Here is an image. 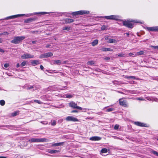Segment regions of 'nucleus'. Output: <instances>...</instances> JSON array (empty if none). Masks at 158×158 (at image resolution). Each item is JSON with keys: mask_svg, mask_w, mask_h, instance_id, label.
<instances>
[{"mask_svg": "<svg viewBox=\"0 0 158 158\" xmlns=\"http://www.w3.org/2000/svg\"><path fill=\"white\" fill-rule=\"evenodd\" d=\"M108 42L110 43H115L116 41L114 39H110L108 40Z\"/></svg>", "mask_w": 158, "mask_h": 158, "instance_id": "a878e982", "label": "nucleus"}, {"mask_svg": "<svg viewBox=\"0 0 158 158\" xmlns=\"http://www.w3.org/2000/svg\"><path fill=\"white\" fill-rule=\"evenodd\" d=\"M56 13L55 15H56V16L61 15V13H60L56 12V13Z\"/></svg>", "mask_w": 158, "mask_h": 158, "instance_id": "3c124183", "label": "nucleus"}, {"mask_svg": "<svg viewBox=\"0 0 158 158\" xmlns=\"http://www.w3.org/2000/svg\"><path fill=\"white\" fill-rule=\"evenodd\" d=\"M125 34H126L127 36H129V33H125Z\"/></svg>", "mask_w": 158, "mask_h": 158, "instance_id": "0e129e2a", "label": "nucleus"}, {"mask_svg": "<svg viewBox=\"0 0 158 158\" xmlns=\"http://www.w3.org/2000/svg\"><path fill=\"white\" fill-rule=\"evenodd\" d=\"M5 103V102L4 100H0V105L2 106H4Z\"/></svg>", "mask_w": 158, "mask_h": 158, "instance_id": "2f4dec72", "label": "nucleus"}, {"mask_svg": "<svg viewBox=\"0 0 158 158\" xmlns=\"http://www.w3.org/2000/svg\"><path fill=\"white\" fill-rule=\"evenodd\" d=\"M40 58H46L45 53L41 54L39 56Z\"/></svg>", "mask_w": 158, "mask_h": 158, "instance_id": "c9c22d12", "label": "nucleus"}, {"mask_svg": "<svg viewBox=\"0 0 158 158\" xmlns=\"http://www.w3.org/2000/svg\"><path fill=\"white\" fill-rule=\"evenodd\" d=\"M25 38L24 36H16L14 38V39L11 40V43L14 44H19L21 43L23 40Z\"/></svg>", "mask_w": 158, "mask_h": 158, "instance_id": "7ed1b4c3", "label": "nucleus"}, {"mask_svg": "<svg viewBox=\"0 0 158 158\" xmlns=\"http://www.w3.org/2000/svg\"><path fill=\"white\" fill-rule=\"evenodd\" d=\"M91 118L90 117L89 118V117H88L87 118H86V119H91V118Z\"/></svg>", "mask_w": 158, "mask_h": 158, "instance_id": "774afa93", "label": "nucleus"}, {"mask_svg": "<svg viewBox=\"0 0 158 158\" xmlns=\"http://www.w3.org/2000/svg\"><path fill=\"white\" fill-rule=\"evenodd\" d=\"M125 54H123L122 53H120V54H118V57H125Z\"/></svg>", "mask_w": 158, "mask_h": 158, "instance_id": "a18cd8bd", "label": "nucleus"}, {"mask_svg": "<svg viewBox=\"0 0 158 158\" xmlns=\"http://www.w3.org/2000/svg\"><path fill=\"white\" fill-rule=\"evenodd\" d=\"M39 31H31V32L33 33L37 34Z\"/></svg>", "mask_w": 158, "mask_h": 158, "instance_id": "864d4df0", "label": "nucleus"}, {"mask_svg": "<svg viewBox=\"0 0 158 158\" xmlns=\"http://www.w3.org/2000/svg\"><path fill=\"white\" fill-rule=\"evenodd\" d=\"M36 41H32V43L33 44H35L36 43Z\"/></svg>", "mask_w": 158, "mask_h": 158, "instance_id": "052dcab7", "label": "nucleus"}, {"mask_svg": "<svg viewBox=\"0 0 158 158\" xmlns=\"http://www.w3.org/2000/svg\"><path fill=\"white\" fill-rule=\"evenodd\" d=\"M46 58L49 57L53 55V54L51 52H48L45 53Z\"/></svg>", "mask_w": 158, "mask_h": 158, "instance_id": "393cba45", "label": "nucleus"}, {"mask_svg": "<svg viewBox=\"0 0 158 158\" xmlns=\"http://www.w3.org/2000/svg\"><path fill=\"white\" fill-rule=\"evenodd\" d=\"M64 23L66 24L70 23H72L74 21V20L73 19H70L67 18L64 19Z\"/></svg>", "mask_w": 158, "mask_h": 158, "instance_id": "2eb2a0df", "label": "nucleus"}, {"mask_svg": "<svg viewBox=\"0 0 158 158\" xmlns=\"http://www.w3.org/2000/svg\"><path fill=\"white\" fill-rule=\"evenodd\" d=\"M33 86H35L34 88H33V91L37 89L40 88V86L39 85L37 86L35 85H33Z\"/></svg>", "mask_w": 158, "mask_h": 158, "instance_id": "72a5a7b5", "label": "nucleus"}, {"mask_svg": "<svg viewBox=\"0 0 158 158\" xmlns=\"http://www.w3.org/2000/svg\"><path fill=\"white\" fill-rule=\"evenodd\" d=\"M60 151L58 150H52L50 149L48 150V152L49 153L54 154L60 152Z\"/></svg>", "mask_w": 158, "mask_h": 158, "instance_id": "f3484780", "label": "nucleus"}, {"mask_svg": "<svg viewBox=\"0 0 158 158\" xmlns=\"http://www.w3.org/2000/svg\"><path fill=\"white\" fill-rule=\"evenodd\" d=\"M34 56L33 55H31L30 54L25 53L24 54L22 55L21 58L23 59L31 58H33Z\"/></svg>", "mask_w": 158, "mask_h": 158, "instance_id": "9d476101", "label": "nucleus"}, {"mask_svg": "<svg viewBox=\"0 0 158 158\" xmlns=\"http://www.w3.org/2000/svg\"><path fill=\"white\" fill-rule=\"evenodd\" d=\"M106 28V26L103 25L101 27V29L102 30H105Z\"/></svg>", "mask_w": 158, "mask_h": 158, "instance_id": "de8ad7c7", "label": "nucleus"}, {"mask_svg": "<svg viewBox=\"0 0 158 158\" xmlns=\"http://www.w3.org/2000/svg\"><path fill=\"white\" fill-rule=\"evenodd\" d=\"M65 120L68 121L77 122L78 121V119L77 118L71 116L67 117Z\"/></svg>", "mask_w": 158, "mask_h": 158, "instance_id": "9b49d317", "label": "nucleus"}, {"mask_svg": "<svg viewBox=\"0 0 158 158\" xmlns=\"http://www.w3.org/2000/svg\"><path fill=\"white\" fill-rule=\"evenodd\" d=\"M129 56H135V54L131 52H130L128 54Z\"/></svg>", "mask_w": 158, "mask_h": 158, "instance_id": "49530a36", "label": "nucleus"}, {"mask_svg": "<svg viewBox=\"0 0 158 158\" xmlns=\"http://www.w3.org/2000/svg\"><path fill=\"white\" fill-rule=\"evenodd\" d=\"M41 123L44 124H47L48 123L47 121H43L41 122Z\"/></svg>", "mask_w": 158, "mask_h": 158, "instance_id": "603ef678", "label": "nucleus"}, {"mask_svg": "<svg viewBox=\"0 0 158 158\" xmlns=\"http://www.w3.org/2000/svg\"><path fill=\"white\" fill-rule=\"evenodd\" d=\"M119 17L118 15H111L110 16H101L99 17L101 18H105L107 19L114 20L118 21L119 20Z\"/></svg>", "mask_w": 158, "mask_h": 158, "instance_id": "20e7f679", "label": "nucleus"}, {"mask_svg": "<svg viewBox=\"0 0 158 158\" xmlns=\"http://www.w3.org/2000/svg\"><path fill=\"white\" fill-rule=\"evenodd\" d=\"M9 66V64L8 63L5 64L4 65V67L6 68H8Z\"/></svg>", "mask_w": 158, "mask_h": 158, "instance_id": "09e8293b", "label": "nucleus"}, {"mask_svg": "<svg viewBox=\"0 0 158 158\" xmlns=\"http://www.w3.org/2000/svg\"><path fill=\"white\" fill-rule=\"evenodd\" d=\"M20 65L19 63H18L16 65V67L17 68H18L19 67Z\"/></svg>", "mask_w": 158, "mask_h": 158, "instance_id": "e2e57ef3", "label": "nucleus"}, {"mask_svg": "<svg viewBox=\"0 0 158 158\" xmlns=\"http://www.w3.org/2000/svg\"><path fill=\"white\" fill-rule=\"evenodd\" d=\"M3 42V40L2 39L0 38V43H2Z\"/></svg>", "mask_w": 158, "mask_h": 158, "instance_id": "bf43d9fd", "label": "nucleus"}, {"mask_svg": "<svg viewBox=\"0 0 158 158\" xmlns=\"http://www.w3.org/2000/svg\"><path fill=\"white\" fill-rule=\"evenodd\" d=\"M119 101L120 105L126 107H128L127 101L126 100H124L123 98H121L119 99Z\"/></svg>", "mask_w": 158, "mask_h": 158, "instance_id": "6e6552de", "label": "nucleus"}, {"mask_svg": "<svg viewBox=\"0 0 158 158\" xmlns=\"http://www.w3.org/2000/svg\"><path fill=\"white\" fill-rule=\"evenodd\" d=\"M0 158H7L6 157H5V156H0Z\"/></svg>", "mask_w": 158, "mask_h": 158, "instance_id": "338daca9", "label": "nucleus"}, {"mask_svg": "<svg viewBox=\"0 0 158 158\" xmlns=\"http://www.w3.org/2000/svg\"><path fill=\"white\" fill-rule=\"evenodd\" d=\"M100 152L102 153H106L107 152V150L106 148H103L101 150Z\"/></svg>", "mask_w": 158, "mask_h": 158, "instance_id": "bb28decb", "label": "nucleus"}, {"mask_svg": "<svg viewBox=\"0 0 158 158\" xmlns=\"http://www.w3.org/2000/svg\"><path fill=\"white\" fill-rule=\"evenodd\" d=\"M152 152L153 154L156 155V156H158V152H157L156 151H154V150H153V151H152Z\"/></svg>", "mask_w": 158, "mask_h": 158, "instance_id": "f704fd0d", "label": "nucleus"}, {"mask_svg": "<svg viewBox=\"0 0 158 158\" xmlns=\"http://www.w3.org/2000/svg\"><path fill=\"white\" fill-rule=\"evenodd\" d=\"M101 139V138L98 136H93L90 138V140L93 141L99 140Z\"/></svg>", "mask_w": 158, "mask_h": 158, "instance_id": "a211bd4d", "label": "nucleus"}, {"mask_svg": "<svg viewBox=\"0 0 158 158\" xmlns=\"http://www.w3.org/2000/svg\"><path fill=\"white\" fill-rule=\"evenodd\" d=\"M26 89L27 90L31 89H33V88H35V86H31L30 85H28L27 87V86H26Z\"/></svg>", "mask_w": 158, "mask_h": 158, "instance_id": "7c9ffc66", "label": "nucleus"}, {"mask_svg": "<svg viewBox=\"0 0 158 158\" xmlns=\"http://www.w3.org/2000/svg\"><path fill=\"white\" fill-rule=\"evenodd\" d=\"M40 69L41 70H43V69H44V67L42 65H41L40 66Z\"/></svg>", "mask_w": 158, "mask_h": 158, "instance_id": "4d7b16f0", "label": "nucleus"}, {"mask_svg": "<svg viewBox=\"0 0 158 158\" xmlns=\"http://www.w3.org/2000/svg\"><path fill=\"white\" fill-rule=\"evenodd\" d=\"M98 43V40H94L93 42L91 43L92 45L93 46H94L96 45Z\"/></svg>", "mask_w": 158, "mask_h": 158, "instance_id": "5701e85b", "label": "nucleus"}, {"mask_svg": "<svg viewBox=\"0 0 158 158\" xmlns=\"http://www.w3.org/2000/svg\"><path fill=\"white\" fill-rule=\"evenodd\" d=\"M135 99L141 101H144L145 100L142 97H139V98H135Z\"/></svg>", "mask_w": 158, "mask_h": 158, "instance_id": "58836bf2", "label": "nucleus"}, {"mask_svg": "<svg viewBox=\"0 0 158 158\" xmlns=\"http://www.w3.org/2000/svg\"><path fill=\"white\" fill-rule=\"evenodd\" d=\"M0 52L4 53V52L5 51L3 49L0 48Z\"/></svg>", "mask_w": 158, "mask_h": 158, "instance_id": "6e6d98bb", "label": "nucleus"}, {"mask_svg": "<svg viewBox=\"0 0 158 158\" xmlns=\"http://www.w3.org/2000/svg\"><path fill=\"white\" fill-rule=\"evenodd\" d=\"M34 102L40 104H41L42 103V102L38 100H34Z\"/></svg>", "mask_w": 158, "mask_h": 158, "instance_id": "c03bdc74", "label": "nucleus"}, {"mask_svg": "<svg viewBox=\"0 0 158 158\" xmlns=\"http://www.w3.org/2000/svg\"><path fill=\"white\" fill-rule=\"evenodd\" d=\"M134 124L137 126L141 127H146V124L144 123H142L140 122H135Z\"/></svg>", "mask_w": 158, "mask_h": 158, "instance_id": "ddd939ff", "label": "nucleus"}, {"mask_svg": "<svg viewBox=\"0 0 158 158\" xmlns=\"http://www.w3.org/2000/svg\"><path fill=\"white\" fill-rule=\"evenodd\" d=\"M29 142L30 143H41L48 142L49 140L44 138H32L29 139Z\"/></svg>", "mask_w": 158, "mask_h": 158, "instance_id": "f03ea898", "label": "nucleus"}, {"mask_svg": "<svg viewBox=\"0 0 158 158\" xmlns=\"http://www.w3.org/2000/svg\"><path fill=\"white\" fill-rule=\"evenodd\" d=\"M144 52L143 51H141L139 52L135 53V56H136L141 55H143L144 53Z\"/></svg>", "mask_w": 158, "mask_h": 158, "instance_id": "412c9836", "label": "nucleus"}, {"mask_svg": "<svg viewBox=\"0 0 158 158\" xmlns=\"http://www.w3.org/2000/svg\"><path fill=\"white\" fill-rule=\"evenodd\" d=\"M31 63L33 65L37 64L39 63V61L37 60H33L31 62Z\"/></svg>", "mask_w": 158, "mask_h": 158, "instance_id": "c85d7f7f", "label": "nucleus"}, {"mask_svg": "<svg viewBox=\"0 0 158 158\" xmlns=\"http://www.w3.org/2000/svg\"><path fill=\"white\" fill-rule=\"evenodd\" d=\"M63 142L56 143L52 144V147L60 146L63 145Z\"/></svg>", "mask_w": 158, "mask_h": 158, "instance_id": "aec40b11", "label": "nucleus"}, {"mask_svg": "<svg viewBox=\"0 0 158 158\" xmlns=\"http://www.w3.org/2000/svg\"><path fill=\"white\" fill-rule=\"evenodd\" d=\"M123 24L124 26L125 27L129 28H133V25L132 23V22H134V23H143L140 22V21H137V20H122Z\"/></svg>", "mask_w": 158, "mask_h": 158, "instance_id": "f257e3e1", "label": "nucleus"}, {"mask_svg": "<svg viewBox=\"0 0 158 158\" xmlns=\"http://www.w3.org/2000/svg\"><path fill=\"white\" fill-rule=\"evenodd\" d=\"M151 47L153 49H156L158 50V46H152L151 45Z\"/></svg>", "mask_w": 158, "mask_h": 158, "instance_id": "ea45409f", "label": "nucleus"}, {"mask_svg": "<svg viewBox=\"0 0 158 158\" xmlns=\"http://www.w3.org/2000/svg\"><path fill=\"white\" fill-rule=\"evenodd\" d=\"M53 72L55 73H58L59 71L56 70H54Z\"/></svg>", "mask_w": 158, "mask_h": 158, "instance_id": "680f3d73", "label": "nucleus"}, {"mask_svg": "<svg viewBox=\"0 0 158 158\" xmlns=\"http://www.w3.org/2000/svg\"><path fill=\"white\" fill-rule=\"evenodd\" d=\"M124 77L126 79H135V77L134 76H125Z\"/></svg>", "mask_w": 158, "mask_h": 158, "instance_id": "b1692460", "label": "nucleus"}, {"mask_svg": "<svg viewBox=\"0 0 158 158\" xmlns=\"http://www.w3.org/2000/svg\"><path fill=\"white\" fill-rule=\"evenodd\" d=\"M26 62L24 61L21 63V64H20V66H21V67H23L25 66L26 65Z\"/></svg>", "mask_w": 158, "mask_h": 158, "instance_id": "a19ab883", "label": "nucleus"}, {"mask_svg": "<svg viewBox=\"0 0 158 158\" xmlns=\"http://www.w3.org/2000/svg\"><path fill=\"white\" fill-rule=\"evenodd\" d=\"M114 84H120L121 82L120 81H113Z\"/></svg>", "mask_w": 158, "mask_h": 158, "instance_id": "e433bc0d", "label": "nucleus"}, {"mask_svg": "<svg viewBox=\"0 0 158 158\" xmlns=\"http://www.w3.org/2000/svg\"><path fill=\"white\" fill-rule=\"evenodd\" d=\"M89 13V11L85 10H81L73 12L71 13V14L74 15H82L85 14H88Z\"/></svg>", "mask_w": 158, "mask_h": 158, "instance_id": "39448f33", "label": "nucleus"}, {"mask_svg": "<svg viewBox=\"0 0 158 158\" xmlns=\"http://www.w3.org/2000/svg\"><path fill=\"white\" fill-rule=\"evenodd\" d=\"M23 15V14H18V15H12V16H9L8 17H7L4 19H1L0 20H4V19L8 20V19H14L15 18H17L20 16H22Z\"/></svg>", "mask_w": 158, "mask_h": 158, "instance_id": "1a4fd4ad", "label": "nucleus"}, {"mask_svg": "<svg viewBox=\"0 0 158 158\" xmlns=\"http://www.w3.org/2000/svg\"><path fill=\"white\" fill-rule=\"evenodd\" d=\"M74 94H65L64 95V97L67 98H71L73 97V96H74Z\"/></svg>", "mask_w": 158, "mask_h": 158, "instance_id": "6ab92c4d", "label": "nucleus"}, {"mask_svg": "<svg viewBox=\"0 0 158 158\" xmlns=\"http://www.w3.org/2000/svg\"><path fill=\"white\" fill-rule=\"evenodd\" d=\"M94 62L92 60L89 61L87 63V64L90 65H94Z\"/></svg>", "mask_w": 158, "mask_h": 158, "instance_id": "c756f323", "label": "nucleus"}, {"mask_svg": "<svg viewBox=\"0 0 158 158\" xmlns=\"http://www.w3.org/2000/svg\"><path fill=\"white\" fill-rule=\"evenodd\" d=\"M146 28L149 31L158 32V26L146 27Z\"/></svg>", "mask_w": 158, "mask_h": 158, "instance_id": "f8f14e48", "label": "nucleus"}, {"mask_svg": "<svg viewBox=\"0 0 158 158\" xmlns=\"http://www.w3.org/2000/svg\"><path fill=\"white\" fill-rule=\"evenodd\" d=\"M51 12H35L33 13H31V14H23V16H25L26 17H30L31 16H32L33 15H36L37 14H41V15H44L45 14H48L51 13Z\"/></svg>", "mask_w": 158, "mask_h": 158, "instance_id": "423d86ee", "label": "nucleus"}, {"mask_svg": "<svg viewBox=\"0 0 158 158\" xmlns=\"http://www.w3.org/2000/svg\"><path fill=\"white\" fill-rule=\"evenodd\" d=\"M19 111L18 110L15 111L14 112L11 113V115L13 117H14L19 114Z\"/></svg>", "mask_w": 158, "mask_h": 158, "instance_id": "4be33fe9", "label": "nucleus"}, {"mask_svg": "<svg viewBox=\"0 0 158 158\" xmlns=\"http://www.w3.org/2000/svg\"><path fill=\"white\" fill-rule=\"evenodd\" d=\"M61 61L60 60H54L53 61V64H60L61 63Z\"/></svg>", "mask_w": 158, "mask_h": 158, "instance_id": "cd10ccee", "label": "nucleus"}, {"mask_svg": "<svg viewBox=\"0 0 158 158\" xmlns=\"http://www.w3.org/2000/svg\"><path fill=\"white\" fill-rule=\"evenodd\" d=\"M36 19V18H29L25 19L24 20V22L26 23H30L32 22L33 21H35Z\"/></svg>", "mask_w": 158, "mask_h": 158, "instance_id": "4468645a", "label": "nucleus"}, {"mask_svg": "<svg viewBox=\"0 0 158 158\" xmlns=\"http://www.w3.org/2000/svg\"><path fill=\"white\" fill-rule=\"evenodd\" d=\"M119 125L118 124L115 125L114 127V129L115 130H118L119 128Z\"/></svg>", "mask_w": 158, "mask_h": 158, "instance_id": "79ce46f5", "label": "nucleus"}, {"mask_svg": "<svg viewBox=\"0 0 158 158\" xmlns=\"http://www.w3.org/2000/svg\"><path fill=\"white\" fill-rule=\"evenodd\" d=\"M56 124V121L55 120H53L51 123V124L52 126H55Z\"/></svg>", "mask_w": 158, "mask_h": 158, "instance_id": "37998d69", "label": "nucleus"}, {"mask_svg": "<svg viewBox=\"0 0 158 158\" xmlns=\"http://www.w3.org/2000/svg\"><path fill=\"white\" fill-rule=\"evenodd\" d=\"M69 106L74 109H77L78 110H81L82 108L81 107L77 106V104L76 103L73 102H71L69 104Z\"/></svg>", "mask_w": 158, "mask_h": 158, "instance_id": "0eeeda50", "label": "nucleus"}, {"mask_svg": "<svg viewBox=\"0 0 158 158\" xmlns=\"http://www.w3.org/2000/svg\"><path fill=\"white\" fill-rule=\"evenodd\" d=\"M114 110V108H109L106 110L107 112H111Z\"/></svg>", "mask_w": 158, "mask_h": 158, "instance_id": "4c0bfd02", "label": "nucleus"}, {"mask_svg": "<svg viewBox=\"0 0 158 158\" xmlns=\"http://www.w3.org/2000/svg\"><path fill=\"white\" fill-rule=\"evenodd\" d=\"M65 86H64L62 87H60V88L59 87V88H58V89H60L62 90V89H64V88H65Z\"/></svg>", "mask_w": 158, "mask_h": 158, "instance_id": "13d9d810", "label": "nucleus"}, {"mask_svg": "<svg viewBox=\"0 0 158 158\" xmlns=\"http://www.w3.org/2000/svg\"><path fill=\"white\" fill-rule=\"evenodd\" d=\"M110 59V58L109 57H107L105 58L106 60H109Z\"/></svg>", "mask_w": 158, "mask_h": 158, "instance_id": "69168bd1", "label": "nucleus"}, {"mask_svg": "<svg viewBox=\"0 0 158 158\" xmlns=\"http://www.w3.org/2000/svg\"><path fill=\"white\" fill-rule=\"evenodd\" d=\"M100 50L103 52L112 51L113 50L112 49L106 48H102L100 49Z\"/></svg>", "mask_w": 158, "mask_h": 158, "instance_id": "dca6fc26", "label": "nucleus"}, {"mask_svg": "<svg viewBox=\"0 0 158 158\" xmlns=\"http://www.w3.org/2000/svg\"><path fill=\"white\" fill-rule=\"evenodd\" d=\"M78 111L77 110H73L71 111V113H75V112H77Z\"/></svg>", "mask_w": 158, "mask_h": 158, "instance_id": "5fc2aeb1", "label": "nucleus"}, {"mask_svg": "<svg viewBox=\"0 0 158 158\" xmlns=\"http://www.w3.org/2000/svg\"><path fill=\"white\" fill-rule=\"evenodd\" d=\"M129 83L130 84H135V81H129Z\"/></svg>", "mask_w": 158, "mask_h": 158, "instance_id": "8fccbe9b", "label": "nucleus"}, {"mask_svg": "<svg viewBox=\"0 0 158 158\" xmlns=\"http://www.w3.org/2000/svg\"><path fill=\"white\" fill-rule=\"evenodd\" d=\"M70 30V27H64L63 28V30H66V31H69Z\"/></svg>", "mask_w": 158, "mask_h": 158, "instance_id": "473e14b6", "label": "nucleus"}]
</instances>
